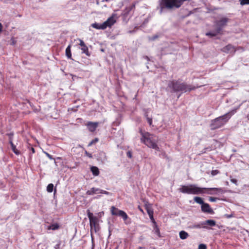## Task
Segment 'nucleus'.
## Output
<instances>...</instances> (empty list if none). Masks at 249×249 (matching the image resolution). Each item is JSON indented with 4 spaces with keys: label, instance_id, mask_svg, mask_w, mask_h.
<instances>
[{
    "label": "nucleus",
    "instance_id": "1",
    "mask_svg": "<svg viewBox=\"0 0 249 249\" xmlns=\"http://www.w3.org/2000/svg\"><path fill=\"white\" fill-rule=\"evenodd\" d=\"M236 111L233 110L224 115L216 118L211 121L210 125V129L212 130L218 129L224 126L233 115Z\"/></svg>",
    "mask_w": 249,
    "mask_h": 249
},
{
    "label": "nucleus",
    "instance_id": "2",
    "mask_svg": "<svg viewBox=\"0 0 249 249\" xmlns=\"http://www.w3.org/2000/svg\"><path fill=\"white\" fill-rule=\"evenodd\" d=\"M168 88L172 89L171 92H177L181 91L186 92L188 91H191L196 89L195 87H192L191 85H187L185 83H181L178 80L169 81L168 83Z\"/></svg>",
    "mask_w": 249,
    "mask_h": 249
},
{
    "label": "nucleus",
    "instance_id": "3",
    "mask_svg": "<svg viewBox=\"0 0 249 249\" xmlns=\"http://www.w3.org/2000/svg\"><path fill=\"white\" fill-rule=\"evenodd\" d=\"M229 19L223 17L215 22V29L214 31L208 32L206 35L210 37L215 36L218 34L222 33L223 28L226 26Z\"/></svg>",
    "mask_w": 249,
    "mask_h": 249
},
{
    "label": "nucleus",
    "instance_id": "4",
    "mask_svg": "<svg viewBox=\"0 0 249 249\" xmlns=\"http://www.w3.org/2000/svg\"><path fill=\"white\" fill-rule=\"evenodd\" d=\"M142 137L141 141L146 145L148 147L154 149L158 151H160V148L156 144L155 140L153 139V135L148 132L143 133L142 130H140Z\"/></svg>",
    "mask_w": 249,
    "mask_h": 249
},
{
    "label": "nucleus",
    "instance_id": "5",
    "mask_svg": "<svg viewBox=\"0 0 249 249\" xmlns=\"http://www.w3.org/2000/svg\"><path fill=\"white\" fill-rule=\"evenodd\" d=\"M202 188L197 187L195 184H189L188 185H182L178 189L180 192L183 194L197 195L202 194Z\"/></svg>",
    "mask_w": 249,
    "mask_h": 249
},
{
    "label": "nucleus",
    "instance_id": "6",
    "mask_svg": "<svg viewBox=\"0 0 249 249\" xmlns=\"http://www.w3.org/2000/svg\"><path fill=\"white\" fill-rule=\"evenodd\" d=\"M203 189V193H206L209 195H217L225 193V191L222 188H202Z\"/></svg>",
    "mask_w": 249,
    "mask_h": 249
},
{
    "label": "nucleus",
    "instance_id": "7",
    "mask_svg": "<svg viewBox=\"0 0 249 249\" xmlns=\"http://www.w3.org/2000/svg\"><path fill=\"white\" fill-rule=\"evenodd\" d=\"M117 15L116 14H113L111 17L108 18L107 19L103 22V25L105 29L107 27H110L116 22Z\"/></svg>",
    "mask_w": 249,
    "mask_h": 249
},
{
    "label": "nucleus",
    "instance_id": "8",
    "mask_svg": "<svg viewBox=\"0 0 249 249\" xmlns=\"http://www.w3.org/2000/svg\"><path fill=\"white\" fill-rule=\"evenodd\" d=\"M87 215L89 220V224L91 228L93 227H95L98 222V219L96 216L93 215V214L90 212L89 210H87Z\"/></svg>",
    "mask_w": 249,
    "mask_h": 249
},
{
    "label": "nucleus",
    "instance_id": "9",
    "mask_svg": "<svg viewBox=\"0 0 249 249\" xmlns=\"http://www.w3.org/2000/svg\"><path fill=\"white\" fill-rule=\"evenodd\" d=\"M222 51L227 53L234 54L236 52V50L233 46L229 44L222 49Z\"/></svg>",
    "mask_w": 249,
    "mask_h": 249
},
{
    "label": "nucleus",
    "instance_id": "10",
    "mask_svg": "<svg viewBox=\"0 0 249 249\" xmlns=\"http://www.w3.org/2000/svg\"><path fill=\"white\" fill-rule=\"evenodd\" d=\"M98 125L97 122H89L87 124V127L90 132H93L95 131Z\"/></svg>",
    "mask_w": 249,
    "mask_h": 249
},
{
    "label": "nucleus",
    "instance_id": "11",
    "mask_svg": "<svg viewBox=\"0 0 249 249\" xmlns=\"http://www.w3.org/2000/svg\"><path fill=\"white\" fill-rule=\"evenodd\" d=\"M118 213H113V215L119 216L121 217L123 219L124 221L125 222V224H127L126 221L128 218V216L126 213L122 210L118 211Z\"/></svg>",
    "mask_w": 249,
    "mask_h": 249
},
{
    "label": "nucleus",
    "instance_id": "12",
    "mask_svg": "<svg viewBox=\"0 0 249 249\" xmlns=\"http://www.w3.org/2000/svg\"><path fill=\"white\" fill-rule=\"evenodd\" d=\"M201 210L204 213H212L213 212V209L208 203H204L201 205Z\"/></svg>",
    "mask_w": 249,
    "mask_h": 249
},
{
    "label": "nucleus",
    "instance_id": "13",
    "mask_svg": "<svg viewBox=\"0 0 249 249\" xmlns=\"http://www.w3.org/2000/svg\"><path fill=\"white\" fill-rule=\"evenodd\" d=\"M101 189L98 188L92 187L90 190H88L86 192V194L87 195L92 196L96 194L101 193Z\"/></svg>",
    "mask_w": 249,
    "mask_h": 249
},
{
    "label": "nucleus",
    "instance_id": "14",
    "mask_svg": "<svg viewBox=\"0 0 249 249\" xmlns=\"http://www.w3.org/2000/svg\"><path fill=\"white\" fill-rule=\"evenodd\" d=\"M147 213L149 216V218L151 221V222L153 223V224L156 223L154 217H153V211L152 209L147 207L146 208Z\"/></svg>",
    "mask_w": 249,
    "mask_h": 249
},
{
    "label": "nucleus",
    "instance_id": "15",
    "mask_svg": "<svg viewBox=\"0 0 249 249\" xmlns=\"http://www.w3.org/2000/svg\"><path fill=\"white\" fill-rule=\"evenodd\" d=\"M190 228L192 229H200L201 228L207 229H209L207 226H204L203 222H199L196 224H194L190 226Z\"/></svg>",
    "mask_w": 249,
    "mask_h": 249
},
{
    "label": "nucleus",
    "instance_id": "16",
    "mask_svg": "<svg viewBox=\"0 0 249 249\" xmlns=\"http://www.w3.org/2000/svg\"><path fill=\"white\" fill-rule=\"evenodd\" d=\"M135 4H132L129 6L126 7L123 11L124 16L126 17L129 14V12L135 8Z\"/></svg>",
    "mask_w": 249,
    "mask_h": 249
},
{
    "label": "nucleus",
    "instance_id": "17",
    "mask_svg": "<svg viewBox=\"0 0 249 249\" xmlns=\"http://www.w3.org/2000/svg\"><path fill=\"white\" fill-rule=\"evenodd\" d=\"M9 143L11 146V149L13 152L17 155L20 154V152L17 149L16 145L13 143L11 137L10 138Z\"/></svg>",
    "mask_w": 249,
    "mask_h": 249
},
{
    "label": "nucleus",
    "instance_id": "18",
    "mask_svg": "<svg viewBox=\"0 0 249 249\" xmlns=\"http://www.w3.org/2000/svg\"><path fill=\"white\" fill-rule=\"evenodd\" d=\"M203 225L204 226H206L207 225L213 227L215 226L216 222L214 220L209 219L205 221H203Z\"/></svg>",
    "mask_w": 249,
    "mask_h": 249
},
{
    "label": "nucleus",
    "instance_id": "19",
    "mask_svg": "<svg viewBox=\"0 0 249 249\" xmlns=\"http://www.w3.org/2000/svg\"><path fill=\"white\" fill-rule=\"evenodd\" d=\"M90 171L94 176H97L99 175V170L96 166H92L90 167Z\"/></svg>",
    "mask_w": 249,
    "mask_h": 249
},
{
    "label": "nucleus",
    "instance_id": "20",
    "mask_svg": "<svg viewBox=\"0 0 249 249\" xmlns=\"http://www.w3.org/2000/svg\"><path fill=\"white\" fill-rule=\"evenodd\" d=\"M91 26L93 28L96 29H102V30L105 29L104 25H103V23L99 24V23L95 22V23L92 24Z\"/></svg>",
    "mask_w": 249,
    "mask_h": 249
},
{
    "label": "nucleus",
    "instance_id": "21",
    "mask_svg": "<svg viewBox=\"0 0 249 249\" xmlns=\"http://www.w3.org/2000/svg\"><path fill=\"white\" fill-rule=\"evenodd\" d=\"M153 231L154 233L159 237H160L161 236L160 229L158 227L157 223L155 224H153Z\"/></svg>",
    "mask_w": 249,
    "mask_h": 249
},
{
    "label": "nucleus",
    "instance_id": "22",
    "mask_svg": "<svg viewBox=\"0 0 249 249\" xmlns=\"http://www.w3.org/2000/svg\"><path fill=\"white\" fill-rule=\"evenodd\" d=\"M188 233L184 231H181L179 232V237L181 239H185L188 237Z\"/></svg>",
    "mask_w": 249,
    "mask_h": 249
},
{
    "label": "nucleus",
    "instance_id": "23",
    "mask_svg": "<svg viewBox=\"0 0 249 249\" xmlns=\"http://www.w3.org/2000/svg\"><path fill=\"white\" fill-rule=\"evenodd\" d=\"M81 50L82 51V53L86 54L87 56H90V53L89 52L88 48L86 45L82 46Z\"/></svg>",
    "mask_w": 249,
    "mask_h": 249
},
{
    "label": "nucleus",
    "instance_id": "24",
    "mask_svg": "<svg viewBox=\"0 0 249 249\" xmlns=\"http://www.w3.org/2000/svg\"><path fill=\"white\" fill-rule=\"evenodd\" d=\"M66 55L68 58L71 59V53L70 45H69L66 49Z\"/></svg>",
    "mask_w": 249,
    "mask_h": 249
},
{
    "label": "nucleus",
    "instance_id": "25",
    "mask_svg": "<svg viewBox=\"0 0 249 249\" xmlns=\"http://www.w3.org/2000/svg\"><path fill=\"white\" fill-rule=\"evenodd\" d=\"M194 199L196 203L200 204L201 205H202V204L204 203L202 198L200 197L196 196L194 197Z\"/></svg>",
    "mask_w": 249,
    "mask_h": 249
},
{
    "label": "nucleus",
    "instance_id": "26",
    "mask_svg": "<svg viewBox=\"0 0 249 249\" xmlns=\"http://www.w3.org/2000/svg\"><path fill=\"white\" fill-rule=\"evenodd\" d=\"M53 189V184L52 183H50L48 185L47 187V191L49 193H52Z\"/></svg>",
    "mask_w": 249,
    "mask_h": 249
},
{
    "label": "nucleus",
    "instance_id": "27",
    "mask_svg": "<svg viewBox=\"0 0 249 249\" xmlns=\"http://www.w3.org/2000/svg\"><path fill=\"white\" fill-rule=\"evenodd\" d=\"M118 211H121V210L118 209L114 206H112L111 207V213L112 215H113V213H118Z\"/></svg>",
    "mask_w": 249,
    "mask_h": 249
},
{
    "label": "nucleus",
    "instance_id": "28",
    "mask_svg": "<svg viewBox=\"0 0 249 249\" xmlns=\"http://www.w3.org/2000/svg\"><path fill=\"white\" fill-rule=\"evenodd\" d=\"M59 228V225L57 224H52L50 226V229L52 230H55Z\"/></svg>",
    "mask_w": 249,
    "mask_h": 249
},
{
    "label": "nucleus",
    "instance_id": "29",
    "mask_svg": "<svg viewBox=\"0 0 249 249\" xmlns=\"http://www.w3.org/2000/svg\"><path fill=\"white\" fill-rule=\"evenodd\" d=\"M239 1L242 5L249 4V0H239Z\"/></svg>",
    "mask_w": 249,
    "mask_h": 249
},
{
    "label": "nucleus",
    "instance_id": "30",
    "mask_svg": "<svg viewBox=\"0 0 249 249\" xmlns=\"http://www.w3.org/2000/svg\"><path fill=\"white\" fill-rule=\"evenodd\" d=\"M159 36L158 35H155L149 37V40L150 41H153L155 40L156 39L158 38L159 37Z\"/></svg>",
    "mask_w": 249,
    "mask_h": 249
},
{
    "label": "nucleus",
    "instance_id": "31",
    "mask_svg": "<svg viewBox=\"0 0 249 249\" xmlns=\"http://www.w3.org/2000/svg\"><path fill=\"white\" fill-rule=\"evenodd\" d=\"M100 155H101V156H102L103 157V160H102V161H105V160H107V158H106V154L104 153V152H101L100 153Z\"/></svg>",
    "mask_w": 249,
    "mask_h": 249
},
{
    "label": "nucleus",
    "instance_id": "32",
    "mask_svg": "<svg viewBox=\"0 0 249 249\" xmlns=\"http://www.w3.org/2000/svg\"><path fill=\"white\" fill-rule=\"evenodd\" d=\"M198 249H207L206 245L203 244H201L198 246Z\"/></svg>",
    "mask_w": 249,
    "mask_h": 249
},
{
    "label": "nucleus",
    "instance_id": "33",
    "mask_svg": "<svg viewBox=\"0 0 249 249\" xmlns=\"http://www.w3.org/2000/svg\"><path fill=\"white\" fill-rule=\"evenodd\" d=\"M98 141V139L97 138H95V139L91 141L88 144L89 146H91L93 143L97 142Z\"/></svg>",
    "mask_w": 249,
    "mask_h": 249
},
{
    "label": "nucleus",
    "instance_id": "34",
    "mask_svg": "<svg viewBox=\"0 0 249 249\" xmlns=\"http://www.w3.org/2000/svg\"><path fill=\"white\" fill-rule=\"evenodd\" d=\"M100 194H105V195H111V193H109L108 192H107L106 191L102 190V189H101V193Z\"/></svg>",
    "mask_w": 249,
    "mask_h": 249
},
{
    "label": "nucleus",
    "instance_id": "35",
    "mask_svg": "<svg viewBox=\"0 0 249 249\" xmlns=\"http://www.w3.org/2000/svg\"><path fill=\"white\" fill-rule=\"evenodd\" d=\"M217 199H218V198L216 197H210L209 198V200L211 202H215Z\"/></svg>",
    "mask_w": 249,
    "mask_h": 249
},
{
    "label": "nucleus",
    "instance_id": "36",
    "mask_svg": "<svg viewBox=\"0 0 249 249\" xmlns=\"http://www.w3.org/2000/svg\"><path fill=\"white\" fill-rule=\"evenodd\" d=\"M46 156L50 160H53V158L52 155L46 152H44Z\"/></svg>",
    "mask_w": 249,
    "mask_h": 249
},
{
    "label": "nucleus",
    "instance_id": "37",
    "mask_svg": "<svg viewBox=\"0 0 249 249\" xmlns=\"http://www.w3.org/2000/svg\"><path fill=\"white\" fill-rule=\"evenodd\" d=\"M146 119H147V122L150 125H151L152 124V118H149V117H147Z\"/></svg>",
    "mask_w": 249,
    "mask_h": 249
},
{
    "label": "nucleus",
    "instance_id": "38",
    "mask_svg": "<svg viewBox=\"0 0 249 249\" xmlns=\"http://www.w3.org/2000/svg\"><path fill=\"white\" fill-rule=\"evenodd\" d=\"M126 156L127 157H128L129 158H131L132 157V153L131 151H128L127 152H126Z\"/></svg>",
    "mask_w": 249,
    "mask_h": 249
},
{
    "label": "nucleus",
    "instance_id": "39",
    "mask_svg": "<svg viewBox=\"0 0 249 249\" xmlns=\"http://www.w3.org/2000/svg\"><path fill=\"white\" fill-rule=\"evenodd\" d=\"M85 155L86 156H87L88 157H89V158H92V154L91 153H89L88 151H85Z\"/></svg>",
    "mask_w": 249,
    "mask_h": 249
},
{
    "label": "nucleus",
    "instance_id": "40",
    "mask_svg": "<svg viewBox=\"0 0 249 249\" xmlns=\"http://www.w3.org/2000/svg\"><path fill=\"white\" fill-rule=\"evenodd\" d=\"M79 40L80 41L79 45L81 47L84 46L86 45L85 43H84V42L82 40L79 39Z\"/></svg>",
    "mask_w": 249,
    "mask_h": 249
},
{
    "label": "nucleus",
    "instance_id": "41",
    "mask_svg": "<svg viewBox=\"0 0 249 249\" xmlns=\"http://www.w3.org/2000/svg\"><path fill=\"white\" fill-rule=\"evenodd\" d=\"M30 151H31L30 154H34L35 153V148L33 147H29Z\"/></svg>",
    "mask_w": 249,
    "mask_h": 249
},
{
    "label": "nucleus",
    "instance_id": "42",
    "mask_svg": "<svg viewBox=\"0 0 249 249\" xmlns=\"http://www.w3.org/2000/svg\"><path fill=\"white\" fill-rule=\"evenodd\" d=\"M231 181L232 183H233L234 184H235V185H237V179H234V178H231Z\"/></svg>",
    "mask_w": 249,
    "mask_h": 249
},
{
    "label": "nucleus",
    "instance_id": "43",
    "mask_svg": "<svg viewBox=\"0 0 249 249\" xmlns=\"http://www.w3.org/2000/svg\"><path fill=\"white\" fill-rule=\"evenodd\" d=\"M218 173V171L217 170H213L212 171V174L213 176L216 175Z\"/></svg>",
    "mask_w": 249,
    "mask_h": 249
},
{
    "label": "nucleus",
    "instance_id": "44",
    "mask_svg": "<svg viewBox=\"0 0 249 249\" xmlns=\"http://www.w3.org/2000/svg\"><path fill=\"white\" fill-rule=\"evenodd\" d=\"M226 217L228 218H230L232 217H233V214H226L225 215Z\"/></svg>",
    "mask_w": 249,
    "mask_h": 249
},
{
    "label": "nucleus",
    "instance_id": "45",
    "mask_svg": "<svg viewBox=\"0 0 249 249\" xmlns=\"http://www.w3.org/2000/svg\"><path fill=\"white\" fill-rule=\"evenodd\" d=\"M148 109H145V113H144V116L147 118V117H148Z\"/></svg>",
    "mask_w": 249,
    "mask_h": 249
},
{
    "label": "nucleus",
    "instance_id": "46",
    "mask_svg": "<svg viewBox=\"0 0 249 249\" xmlns=\"http://www.w3.org/2000/svg\"><path fill=\"white\" fill-rule=\"evenodd\" d=\"M11 40H12L11 44H12V45H15V43H16V41H15V39H14V38H12L11 39Z\"/></svg>",
    "mask_w": 249,
    "mask_h": 249
},
{
    "label": "nucleus",
    "instance_id": "47",
    "mask_svg": "<svg viewBox=\"0 0 249 249\" xmlns=\"http://www.w3.org/2000/svg\"><path fill=\"white\" fill-rule=\"evenodd\" d=\"M59 246L60 245L59 244L56 245L54 247L55 249H58V248H59Z\"/></svg>",
    "mask_w": 249,
    "mask_h": 249
},
{
    "label": "nucleus",
    "instance_id": "48",
    "mask_svg": "<svg viewBox=\"0 0 249 249\" xmlns=\"http://www.w3.org/2000/svg\"><path fill=\"white\" fill-rule=\"evenodd\" d=\"M2 25L1 23H0V33L2 31Z\"/></svg>",
    "mask_w": 249,
    "mask_h": 249
},
{
    "label": "nucleus",
    "instance_id": "49",
    "mask_svg": "<svg viewBox=\"0 0 249 249\" xmlns=\"http://www.w3.org/2000/svg\"><path fill=\"white\" fill-rule=\"evenodd\" d=\"M8 135H9V138H10V137H11V138L12 139L13 136V133H10V134H8Z\"/></svg>",
    "mask_w": 249,
    "mask_h": 249
},
{
    "label": "nucleus",
    "instance_id": "50",
    "mask_svg": "<svg viewBox=\"0 0 249 249\" xmlns=\"http://www.w3.org/2000/svg\"><path fill=\"white\" fill-rule=\"evenodd\" d=\"M139 209L141 212H142V213L143 212L142 209V208H141L140 207H139Z\"/></svg>",
    "mask_w": 249,
    "mask_h": 249
},
{
    "label": "nucleus",
    "instance_id": "51",
    "mask_svg": "<svg viewBox=\"0 0 249 249\" xmlns=\"http://www.w3.org/2000/svg\"><path fill=\"white\" fill-rule=\"evenodd\" d=\"M101 196H97L95 197L96 198H98Z\"/></svg>",
    "mask_w": 249,
    "mask_h": 249
},
{
    "label": "nucleus",
    "instance_id": "52",
    "mask_svg": "<svg viewBox=\"0 0 249 249\" xmlns=\"http://www.w3.org/2000/svg\"><path fill=\"white\" fill-rule=\"evenodd\" d=\"M143 249V248H142V247H139V248H138V249Z\"/></svg>",
    "mask_w": 249,
    "mask_h": 249
}]
</instances>
